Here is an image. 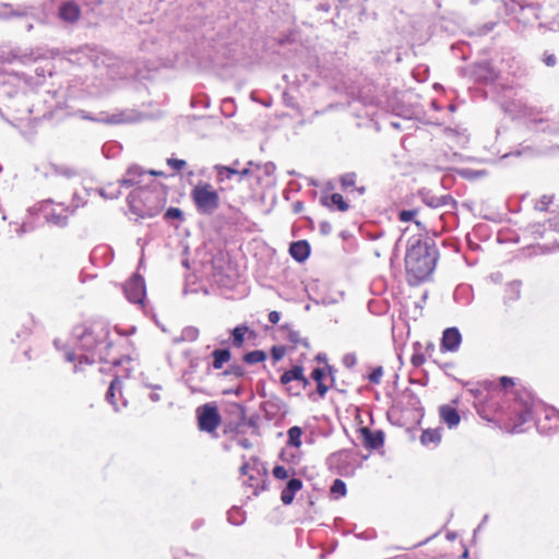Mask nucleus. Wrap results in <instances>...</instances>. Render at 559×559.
<instances>
[{"label": "nucleus", "instance_id": "6e6552de", "mask_svg": "<svg viewBox=\"0 0 559 559\" xmlns=\"http://www.w3.org/2000/svg\"><path fill=\"white\" fill-rule=\"evenodd\" d=\"M126 297L130 302L144 306L145 283L142 276L134 274L123 285Z\"/></svg>", "mask_w": 559, "mask_h": 559}, {"label": "nucleus", "instance_id": "412c9836", "mask_svg": "<svg viewBox=\"0 0 559 559\" xmlns=\"http://www.w3.org/2000/svg\"><path fill=\"white\" fill-rule=\"evenodd\" d=\"M326 205L332 209L335 207L341 212H345L349 207L347 202L344 200L343 195L337 192L331 194L329 202H326Z\"/></svg>", "mask_w": 559, "mask_h": 559}, {"label": "nucleus", "instance_id": "473e14b6", "mask_svg": "<svg viewBox=\"0 0 559 559\" xmlns=\"http://www.w3.org/2000/svg\"><path fill=\"white\" fill-rule=\"evenodd\" d=\"M245 373L241 366L236 364H230L228 368L224 371V374H234L236 377H240Z\"/></svg>", "mask_w": 559, "mask_h": 559}, {"label": "nucleus", "instance_id": "f03ea898", "mask_svg": "<svg viewBox=\"0 0 559 559\" xmlns=\"http://www.w3.org/2000/svg\"><path fill=\"white\" fill-rule=\"evenodd\" d=\"M438 260V249L433 242L417 240L406 251V281L417 286L432 274Z\"/></svg>", "mask_w": 559, "mask_h": 559}, {"label": "nucleus", "instance_id": "4468645a", "mask_svg": "<svg viewBox=\"0 0 559 559\" xmlns=\"http://www.w3.org/2000/svg\"><path fill=\"white\" fill-rule=\"evenodd\" d=\"M144 174V170H142L140 167L132 166L128 168L124 176L119 180V182L121 186H124L127 188L138 186L142 182Z\"/></svg>", "mask_w": 559, "mask_h": 559}, {"label": "nucleus", "instance_id": "9b49d317", "mask_svg": "<svg viewBox=\"0 0 559 559\" xmlns=\"http://www.w3.org/2000/svg\"><path fill=\"white\" fill-rule=\"evenodd\" d=\"M329 373V366L318 367L311 372V378L317 382V392L320 397H323L329 390V385L325 383V380L330 376Z\"/></svg>", "mask_w": 559, "mask_h": 559}, {"label": "nucleus", "instance_id": "8fccbe9b", "mask_svg": "<svg viewBox=\"0 0 559 559\" xmlns=\"http://www.w3.org/2000/svg\"><path fill=\"white\" fill-rule=\"evenodd\" d=\"M253 493H258V487H254Z\"/></svg>", "mask_w": 559, "mask_h": 559}, {"label": "nucleus", "instance_id": "423d86ee", "mask_svg": "<svg viewBox=\"0 0 559 559\" xmlns=\"http://www.w3.org/2000/svg\"><path fill=\"white\" fill-rule=\"evenodd\" d=\"M140 195L144 201L143 216L153 217L162 212L166 204V195L157 190H141Z\"/></svg>", "mask_w": 559, "mask_h": 559}, {"label": "nucleus", "instance_id": "2eb2a0df", "mask_svg": "<svg viewBox=\"0 0 559 559\" xmlns=\"http://www.w3.org/2000/svg\"><path fill=\"white\" fill-rule=\"evenodd\" d=\"M302 488V481L298 478H292L282 490L281 500L285 506L290 504L294 501L296 492Z\"/></svg>", "mask_w": 559, "mask_h": 559}, {"label": "nucleus", "instance_id": "aec40b11", "mask_svg": "<svg viewBox=\"0 0 559 559\" xmlns=\"http://www.w3.org/2000/svg\"><path fill=\"white\" fill-rule=\"evenodd\" d=\"M417 214L418 210H403L399 213V219L404 223L414 221L417 227L427 231V227L420 221L416 219Z\"/></svg>", "mask_w": 559, "mask_h": 559}, {"label": "nucleus", "instance_id": "a18cd8bd", "mask_svg": "<svg viewBox=\"0 0 559 559\" xmlns=\"http://www.w3.org/2000/svg\"><path fill=\"white\" fill-rule=\"evenodd\" d=\"M26 322L31 323V325H35V321L32 317L26 318Z\"/></svg>", "mask_w": 559, "mask_h": 559}, {"label": "nucleus", "instance_id": "9d476101", "mask_svg": "<svg viewBox=\"0 0 559 559\" xmlns=\"http://www.w3.org/2000/svg\"><path fill=\"white\" fill-rule=\"evenodd\" d=\"M361 436V442L365 447L369 449H379L382 447L384 441V436L381 430L372 431L367 427H364L359 430Z\"/></svg>", "mask_w": 559, "mask_h": 559}, {"label": "nucleus", "instance_id": "de8ad7c7", "mask_svg": "<svg viewBox=\"0 0 559 559\" xmlns=\"http://www.w3.org/2000/svg\"><path fill=\"white\" fill-rule=\"evenodd\" d=\"M252 479H253V477H252V476H250V477H249V481H251ZM249 486H250V487H254V485H253L252 483H249Z\"/></svg>", "mask_w": 559, "mask_h": 559}, {"label": "nucleus", "instance_id": "ddd939ff", "mask_svg": "<svg viewBox=\"0 0 559 559\" xmlns=\"http://www.w3.org/2000/svg\"><path fill=\"white\" fill-rule=\"evenodd\" d=\"M439 416L449 428L456 427L461 421L459 412L447 404L439 407Z\"/></svg>", "mask_w": 559, "mask_h": 559}, {"label": "nucleus", "instance_id": "72a5a7b5", "mask_svg": "<svg viewBox=\"0 0 559 559\" xmlns=\"http://www.w3.org/2000/svg\"><path fill=\"white\" fill-rule=\"evenodd\" d=\"M551 203L552 197L543 195L538 202V210L546 211Z\"/></svg>", "mask_w": 559, "mask_h": 559}, {"label": "nucleus", "instance_id": "79ce46f5", "mask_svg": "<svg viewBox=\"0 0 559 559\" xmlns=\"http://www.w3.org/2000/svg\"><path fill=\"white\" fill-rule=\"evenodd\" d=\"M548 224L550 227L559 231V222L552 223L551 219H548Z\"/></svg>", "mask_w": 559, "mask_h": 559}, {"label": "nucleus", "instance_id": "39448f33", "mask_svg": "<svg viewBox=\"0 0 559 559\" xmlns=\"http://www.w3.org/2000/svg\"><path fill=\"white\" fill-rule=\"evenodd\" d=\"M259 333L247 324H239L230 331L229 345L235 348L243 346H258Z\"/></svg>", "mask_w": 559, "mask_h": 559}, {"label": "nucleus", "instance_id": "3c124183", "mask_svg": "<svg viewBox=\"0 0 559 559\" xmlns=\"http://www.w3.org/2000/svg\"><path fill=\"white\" fill-rule=\"evenodd\" d=\"M558 15H559V13H558Z\"/></svg>", "mask_w": 559, "mask_h": 559}, {"label": "nucleus", "instance_id": "e433bc0d", "mask_svg": "<svg viewBox=\"0 0 559 559\" xmlns=\"http://www.w3.org/2000/svg\"><path fill=\"white\" fill-rule=\"evenodd\" d=\"M226 174L227 175V178H230L231 175H235V174H239L237 170L228 167V166H222L218 168V174L222 175V174Z\"/></svg>", "mask_w": 559, "mask_h": 559}, {"label": "nucleus", "instance_id": "09e8293b", "mask_svg": "<svg viewBox=\"0 0 559 559\" xmlns=\"http://www.w3.org/2000/svg\"><path fill=\"white\" fill-rule=\"evenodd\" d=\"M271 349L276 350V349H283V348L278 347V346H273Z\"/></svg>", "mask_w": 559, "mask_h": 559}, {"label": "nucleus", "instance_id": "f257e3e1", "mask_svg": "<svg viewBox=\"0 0 559 559\" xmlns=\"http://www.w3.org/2000/svg\"><path fill=\"white\" fill-rule=\"evenodd\" d=\"M516 379L510 377L499 378L498 388L506 395L512 397V403L507 411L497 412L492 420L503 424L509 431H514L519 426L524 424L531 416L533 409V400L528 393L516 389Z\"/></svg>", "mask_w": 559, "mask_h": 559}, {"label": "nucleus", "instance_id": "c756f323", "mask_svg": "<svg viewBox=\"0 0 559 559\" xmlns=\"http://www.w3.org/2000/svg\"><path fill=\"white\" fill-rule=\"evenodd\" d=\"M383 376L382 367H376L368 376V379L371 383H380Z\"/></svg>", "mask_w": 559, "mask_h": 559}, {"label": "nucleus", "instance_id": "bb28decb", "mask_svg": "<svg viewBox=\"0 0 559 559\" xmlns=\"http://www.w3.org/2000/svg\"><path fill=\"white\" fill-rule=\"evenodd\" d=\"M331 493L335 497H343L346 495V485L341 479H335L333 485L331 486Z\"/></svg>", "mask_w": 559, "mask_h": 559}, {"label": "nucleus", "instance_id": "6ab92c4d", "mask_svg": "<svg viewBox=\"0 0 559 559\" xmlns=\"http://www.w3.org/2000/svg\"><path fill=\"white\" fill-rule=\"evenodd\" d=\"M522 283L520 281H513L506 287V299L507 301H516L521 297Z\"/></svg>", "mask_w": 559, "mask_h": 559}, {"label": "nucleus", "instance_id": "c9c22d12", "mask_svg": "<svg viewBox=\"0 0 559 559\" xmlns=\"http://www.w3.org/2000/svg\"><path fill=\"white\" fill-rule=\"evenodd\" d=\"M543 61L547 67H554L557 63V58L555 55L549 53L544 57Z\"/></svg>", "mask_w": 559, "mask_h": 559}, {"label": "nucleus", "instance_id": "4be33fe9", "mask_svg": "<svg viewBox=\"0 0 559 559\" xmlns=\"http://www.w3.org/2000/svg\"><path fill=\"white\" fill-rule=\"evenodd\" d=\"M213 367L215 369H222L224 365L228 364L231 359L230 352H213Z\"/></svg>", "mask_w": 559, "mask_h": 559}, {"label": "nucleus", "instance_id": "0eeeda50", "mask_svg": "<svg viewBox=\"0 0 559 559\" xmlns=\"http://www.w3.org/2000/svg\"><path fill=\"white\" fill-rule=\"evenodd\" d=\"M281 383L287 385V390L292 394L298 395L301 390L308 386L309 381L304 376L302 367L295 366L290 370H287L282 374Z\"/></svg>", "mask_w": 559, "mask_h": 559}, {"label": "nucleus", "instance_id": "58836bf2", "mask_svg": "<svg viewBox=\"0 0 559 559\" xmlns=\"http://www.w3.org/2000/svg\"><path fill=\"white\" fill-rule=\"evenodd\" d=\"M238 444L241 445L245 449L251 448V442L248 439H246V438L245 439H240L238 441Z\"/></svg>", "mask_w": 559, "mask_h": 559}, {"label": "nucleus", "instance_id": "393cba45", "mask_svg": "<svg viewBox=\"0 0 559 559\" xmlns=\"http://www.w3.org/2000/svg\"><path fill=\"white\" fill-rule=\"evenodd\" d=\"M121 382L118 378H115L107 390L106 400L114 406H117V402L115 400L116 391L120 390Z\"/></svg>", "mask_w": 559, "mask_h": 559}, {"label": "nucleus", "instance_id": "4c0bfd02", "mask_svg": "<svg viewBox=\"0 0 559 559\" xmlns=\"http://www.w3.org/2000/svg\"><path fill=\"white\" fill-rule=\"evenodd\" d=\"M281 320V313L278 311H271L269 313V321L272 323V324H277Z\"/></svg>", "mask_w": 559, "mask_h": 559}, {"label": "nucleus", "instance_id": "b1692460", "mask_svg": "<svg viewBox=\"0 0 559 559\" xmlns=\"http://www.w3.org/2000/svg\"><path fill=\"white\" fill-rule=\"evenodd\" d=\"M288 338L295 348H307L309 342L306 337H302L299 332H289Z\"/></svg>", "mask_w": 559, "mask_h": 559}, {"label": "nucleus", "instance_id": "c85d7f7f", "mask_svg": "<svg viewBox=\"0 0 559 559\" xmlns=\"http://www.w3.org/2000/svg\"><path fill=\"white\" fill-rule=\"evenodd\" d=\"M164 218L166 221H170V219H180L181 221L183 218V214H182L181 210L178 207H169L165 212Z\"/></svg>", "mask_w": 559, "mask_h": 559}, {"label": "nucleus", "instance_id": "dca6fc26", "mask_svg": "<svg viewBox=\"0 0 559 559\" xmlns=\"http://www.w3.org/2000/svg\"><path fill=\"white\" fill-rule=\"evenodd\" d=\"M290 255L298 262H304L310 254V246L306 240L295 241L289 247Z\"/></svg>", "mask_w": 559, "mask_h": 559}, {"label": "nucleus", "instance_id": "2f4dec72", "mask_svg": "<svg viewBox=\"0 0 559 559\" xmlns=\"http://www.w3.org/2000/svg\"><path fill=\"white\" fill-rule=\"evenodd\" d=\"M186 164L187 163L183 159H178V158H168L167 159V165L170 166L176 171L182 170L185 168Z\"/></svg>", "mask_w": 559, "mask_h": 559}, {"label": "nucleus", "instance_id": "a19ab883", "mask_svg": "<svg viewBox=\"0 0 559 559\" xmlns=\"http://www.w3.org/2000/svg\"><path fill=\"white\" fill-rule=\"evenodd\" d=\"M248 469H249V465L247 463L242 464L241 467H240V473L242 475H247L248 474Z\"/></svg>", "mask_w": 559, "mask_h": 559}, {"label": "nucleus", "instance_id": "37998d69", "mask_svg": "<svg viewBox=\"0 0 559 559\" xmlns=\"http://www.w3.org/2000/svg\"><path fill=\"white\" fill-rule=\"evenodd\" d=\"M151 400L154 401V402H157L159 401L160 396L158 393H151L150 395Z\"/></svg>", "mask_w": 559, "mask_h": 559}, {"label": "nucleus", "instance_id": "1a4fd4ad", "mask_svg": "<svg viewBox=\"0 0 559 559\" xmlns=\"http://www.w3.org/2000/svg\"><path fill=\"white\" fill-rule=\"evenodd\" d=\"M267 178V171L265 168L260 166H253L246 168L240 171L239 182H243L251 188L253 193H257L259 189L264 186V181Z\"/></svg>", "mask_w": 559, "mask_h": 559}, {"label": "nucleus", "instance_id": "7ed1b4c3", "mask_svg": "<svg viewBox=\"0 0 559 559\" xmlns=\"http://www.w3.org/2000/svg\"><path fill=\"white\" fill-rule=\"evenodd\" d=\"M190 195L200 214L211 215L219 207L218 192L209 182L199 181Z\"/></svg>", "mask_w": 559, "mask_h": 559}, {"label": "nucleus", "instance_id": "49530a36", "mask_svg": "<svg viewBox=\"0 0 559 559\" xmlns=\"http://www.w3.org/2000/svg\"><path fill=\"white\" fill-rule=\"evenodd\" d=\"M317 359H318L319 361H325V356H324V355H322V354H319V355L317 356Z\"/></svg>", "mask_w": 559, "mask_h": 559}, {"label": "nucleus", "instance_id": "a878e982", "mask_svg": "<svg viewBox=\"0 0 559 559\" xmlns=\"http://www.w3.org/2000/svg\"><path fill=\"white\" fill-rule=\"evenodd\" d=\"M265 358L264 352H248L242 359L246 364L253 365L265 360Z\"/></svg>", "mask_w": 559, "mask_h": 559}, {"label": "nucleus", "instance_id": "f704fd0d", "mask_svg": "<svg viewBox=\"0 0 559 559\" xmlns=\"http://www.w3.org/2000/svg\"><path fill=\"white\" fill-rule=\"evenodd\" d=\"M411 360L414 366L419 367L424 364L426 358H425L424 354H421V353H414L411 357Z\"/></svg>", "mask_w": 559, "mask_h": 559}, {"label": "nucleus", "instance_id": "cd10ccee", "mask_svg": "<svg viewBox=\"0 0 559 559\" xmlns=\"http://www.w3.org/2000/svg\"><path fill=\"white\" fill-rule=\"evenodd\" d=\"M272 473H273V476L280 480L287 479L290 476V472L285 466H282V465H276L273 468Z\"/></svg>", "mask_w": 559, "mask_h": 559}, {"label": "nucleus", "instance_id": "ea45409f", "mask_svg": "<svg viewBox=\"0 0 559 559\" xmlns=\"http://www.w3.org/2000/svg\"><path fill=\"white\" fill-rule=\"evenodd\" d=\"M285 352H272V357L275 361L281 360L284 357Z\"/></svg>", "mask_w": 559, "mask_h": 559}, {"label": "nucleus", "instance_id": "5701e85b", "mask_svg": "<svg viewBox=\"0 0 559 559\" xmlns=\"http://www.w3.org/2000/svg\"><path fill=\"white\" fill-rule=\"evenodd\" d=\"M287 436H288V443L290 445L296 447V448L300 447L301 436H302L301 428H299L297 426L289 428L287 431Z\"/></svg>", "mask_w": 559, "mask_h": 559}, {"label": "nucleus", "instance_id": "c03bdc74", "mask_svg": "<svg viewBox=\"0 0 559 559\" xmlns=\"http://www.w3.org/2000/svg\"><path fill=\"white\" fill-rule=\"evenodd\" d=\"M148 174L152 176H163L164 175L163 171H156V170H150Z\"/></svg>", "mask_w": 559, "mask_h": 559}, {"label": "nucleus", "instance_id": "a211bd4d", "mask_svg": "<svg viewBox=\"0 0 559 559\" xmlns=\"http://www.w3.org/2000/svg\"><path fill=\"white\" fill-rule=\"evenodd\" d=\"M441 438H442V432H441L440 428H435V429L429 428V429H425L421 432L420 442L424 445H429V444L437 445L440 443Z\"/></svg>", "mask_w": 559, "mask_h": 559}, {"label": "nucleus", "instance_id": "7c9ffc66", "mask_svg": "<svg viewBox=\"0 0 559 559\" xmlns=\"http://www.w3.org/2000/svg\"><path fill=\"white\" fill-rule=\"evenodd\" d=\"M66 359L70 362L79 361L80 365L83 361L86 364L88 362L87 358L84 355L78 354L76 352H67Z\"/></svg>", "mask_w": 559, "mask_h": 559}, {"label": "nucleus", "instance_id": "20e7f679", "mask_svg": "<svg viewBox=\"0 0 559 559\" xmlns=\"http://www.w3.org/2000/svg\"><path fill=\"white\" fill-rule=\"evenodd\" d=\"M198 427L201 431L216 437V430L222 424L218 407L213 403H206L197 408Z\"/></svg>", "mask_w": 559, "mask_h": 559}, {"label": "nucleus", "instance_id": "f3484780", "mask_svg": "<svg viewBox=\"0 0 559 559\" xmlns=\"http://www.w3.org/2000/svg\"><path fill=\"white\" fill-rule=\"evenodd\" d=\"M59 14L63 21L72 23L79 20L81 10L74 2H67L61 5Z\"/></svg>", "mask_w": 559, "mask_h": 559}, {"label": "nucleus", "instance_id": "f8f14e48", "mask_svg": "<svg viewBox=\"0 0 559 559\" xmlns=\"http://www.w3.org/2000/svg\"><path fill=\"white\" fill-rule=\"evenodd\" d=\"M462 336L456 328H448L443 331L441 345L442 349H455L460 346Z\"/></svg>", "mask_w": 559, "mask_h": 559}]
</instances>
